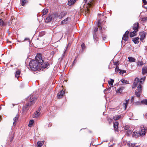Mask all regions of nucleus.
I'll use <instances>...</instances> for the list:
<instances>
[{
    "instance_id": "obj_1",
    "label": "nucleus",
    "mask_w": 147,
    "mask_h": 147,
    "mask_svg": "<svg viewBox=\"0 0 147 147\" xmlns=\"http://www.w3.org/2000/svg\"><path fill=\"white\" fill-rule=\"evenodd\" d=\"M35 60H32L29 62V66L31 69L33 71H36L39 69L38 62L42 61L41 55L37 54L35 58Z\"/></svg>"
},
{
    "instance_id": "obj_2",
    "label": "nucleus",
    "mask_w": 147,
    "mask_h": 147,
    "mask_svg": "<svg viewBox=\"0 0 147 147\" xmlns=\"http://www.w3.org/2000/svg\"><path fill=\"white\" fill-rule=\"evenodd\" d=\"M139 79L136 78L135 79L133 85L132 86V88H134L137 85H138L137 89L135 91V94L138 97H139L142 92V86L140 84L139 82Z\"/></svg>"
},
{
    "instance_id": "obj_3",
    "label": "nucleus",
    "mask_w": 147,
    "mask_h": 147,
    "mask_svg": "<svg viewBox=\"0 0 147 147\" xmlns=\"http://www.w3.org/2000/svg\"><path fill=\"white\" fill-rule=\"evenodd\" d=\"M38 65H39L38 69H40V67L45 68L47 67L48 65L49 64L47 62L44 63L43 61L42 60V61L41 62H38Z\"/></svg>"
},
{
    "instance_id": "obj_4",
    "label": "nucleus",
    "mask_w": 147,
    "mask_h": 147,
    "mask_svg": "<svg viewBox=\"0 0 147 147\" xmlns=\"http://www.w3.org/2000/svg\"><path fill=\"white\" fill-rule=\"evenodd\" d=\"M146 130V127H144L143 126H142L140 128V129L139 132V136H144V135Z\"/></svg>"
},
{
    "instance_id": "obj_5",
    "label": "nucleus",
    "mask_w": 147,
    "mask_h": 147,
    "mask_svg": "<svg viewBox=\"0 0 147 147\" xmlns=\"http://www.w3.org/2000/svg\"><path fill=\"white\" fill-rule=\"evenodd\" d=\"M30 102H29L28 103H27L26 106V108H28L29 106H31L32 105L33 103L34 102V101L36 100V98H34L33 97V96H32L30 97Z\"/></svg>"
},
{
    "instance_id": "obj_6",
    "label": "nucleus",
    "mask_w": 147,
    "mask_h": 147,
    "mask_svg": "<svg viewBox=\"0 0 147 147\" xmlns=\"http://www.w3.org/2000/svg\"><path fill=\"white\" fill-rule=\"evenodd\" d=\"M65 93L63 89L61 90L57 94V98H62Z\"/></svg>"
},
{
    "instance_id": "obj_7",
    "label": "nucleus",
    "mask_w": 147,
    "mask_h": 147,
    "mask_svg": "<svg viewBox=\"0 0 147 147\" xmlns=\"http://www.w3.org/2000/svg\"><path fill=\"white\" fill-rule=\"evenodd\" d=\"M94 0H90V1H89L88 3V5L87 6L86 8L85 9L86 12L87 13L90 11V9L89 7H91L92 5L91 2L92 1Z\"/></svg>"
},
{
    "instance_id": "obj_8",
    "label": "nucleus",
    "mask_w": 147,
    "mask_h": 147,
    "mask_svg": "<svg viewBox=\"0 0 147 147\" xmlns=\"http://www.w3.org/2000/svg\"><path fill=\"white\" fill-rule=\"evenodd\" d=\"M139 26V24L138 23L134 24L133 26V28L134 30L138 32V28Z\"/></svg>"
},
{
    "instance_id": "obj_9",
    "label": "nucleus",
    "mask_w": 147,
    "mask_h": 147,
    "mask_svg": "<svg viewBox=\"0 0 147 147\" xmlns=\"http://www.w3.org/2000/svg\"><path fill=\"white\" fill-rule=\"evenodd\" d=\"M140 35V39L141 40H143L146 37V33L144 32H142L141 33Z\"/></svg>"
},
{
    "instance_id": "obj_10",
    "label": "nucleus",
    "mask_w": 147,
    "mask_h": 147,
    "mask_svg": "<svg viewBox=\"0 0 147 147\" xmlns=\"http://www.w3.org/2000/svg\"><path fill=\"white\" fill-rule=\"evenodd\" d=\"M66 14V12L65 11H63L61 12L58 16L60 18H62Z\"/></svg>"
},
{
    "instance_id": "obj_11",
    "label": "nucleus",
    "mask_w": 147,
    "mask_h": 147,
    "mask_svg": "<svg viewBox=\"0 0 147 147\" xmlns=\"http://www.w3.org/2000/svg\"><path fill=\"white\" fill-rule=\"evenodd\" d=\"M70 19V18H67L61 22V24H67Z\"/></svg>"
},
{
    "instance_id": "obj_12",
    "label": "nucleus",
    "mask_w": 147,
    "mask_h": 147,
    "mask_svg": "<svg viewBox=\"0 0 147 147\" xmlns=\"http://www.w3.org/2000/svg\"><path fill=\"white\" fill-rule=\"evenodd\" d=\"M118 125L119 123L117 122L116 121L114 123L113 126L114 128V130L115 131H118Z\"/></svg>"
},
{
    "instance_id": "obj_13",
    "label": "nucleus",
    "mask_w": 147,
    "mask_h": 147,
    "mask_svg": "<svg viewBox=\"0 0 147 147\" xmlns=\"http://www.w3.org/2000/svg\"><path fill=\"white\" fill-rule=\"evenodd\" d=\"M124 89V88L123 87H121L120 88H119L118 89H117L116 91V92L118 93L119 94H121V93L122 92L123 90Z\"/></svg>"
},
{
    "instance_id": "obj_14",
    "label": "nucleus",
    "mask_w": 147,
    "mask_h": 147,
    "mask_svg": "<svg viewBox=\"0 0 147 147\" xmlns=\"http://www.w3.org/2000/svg\"><path fill=\"white\" fill-rule=\"evenodd\" d=\"M19 116L18 115H17L13 119L14 122L13 123V125L15 126L16 125V121L18 120Z\"/></svg>"
},
{
    "instance_id": "obj_15",
    "label": "nucleus",
    "mask_w": 147,
    "mask_h": 147,
    "mask_svg": "<svg viewBox=\"0 0 147 147\" xmlns=\"http://www.w3.org/2000/svg\"><path fill=\"white\" fill-rule=\"evenodd\" d=\"M147 73V67H144L142 69V73L143 75Z\"/></svg>"
},
{
    "instance_id": "obj_16",
    "label": "nucleus",
    "mask_w": 147,
    "mask_h": 147,
    "mask_svg": "<svg viewBox=\"0 0 147 147\" xmlns=\"http://www.w3.org/2000/svg\"><path fill=\"white\" fill-rule=\"evenodd\" d=\"M40 114V113H39V111H37L33 115V118H37L39 116Z\"/></svg>"
},
{
    "instance_id": "obj_17",
    "label": "nucleus",
    "mask_w": 147,
    "mask_h": 147,
    "mask_svg": "<svg viewBox=\"0 0 147 147\" xmlns=\"http://www.w3.org/2000/svg\"><path fill=\"white\" fill-rule=\"evenodd\" d=\"M101 20L99 19L98 24H97V26L98 27H99V30H101L102 29V28L100 27V26H101Z\"/></svg>"
},
{
    "instance_id": "obj_18",
    "label": "nucleus",
    "mask_w": 147,
    "mask_h": 147,
    "mask_svg": "<svg viewBox=\"0 0 147 147\" xmlns=\"http://www.w3.org/2000/svg\"><path fill=\"white\" fill-rule=\"evenodd\" d=\"M129 101V99H128L127 100H126L125 102L123 103V106L125 108V109H126L127 108V105L128 104Z\"/></svg>"
},
{
    "instance_id": "obj_19",
    "label": "nucleus",
    "mask_w": 147,
    "mask_h": 147,
    "mask_svg": "<svg viewBox=\"0 0 147 147\" xmlns=\"http://www.w3.org/2000/svg\"><path fill=\"white\" fill-rule=\"evenodd\" d=\"M137 32L134 30L132 32H131L130 33V36L131 37H133L134 36L136 35Z\"/></svg>"
},
{
    "instance_id": "obj_20",
    "label": "nucleus",
    "mask_w": 147,
    "mask_h": 147,
    "mask_svg": "<svg viewBox=\"0 0 147 147\" xmlns=\"http://www.w3.org/2000/svg\"><path fill=\"white\" fill-rule=\"evenodd\" d=\"M128 58L129 60V61L130 62H133L135 61L136 59L132 57H128Z\"/></svg>"
},
{
    "instance_id": "obj_21",
    "label": "nucleus",
    "mask_w": 147,
    "mask_h": 147,
    "mask_svg": "<svg viewBox=\"0 0 147 147\" xmlns=\"http://www.w3.org/2000/svg\"><path fill=\"white\" fill-rule=\"evenodd\" d=\"M76 0H69L68 4L69 5H71L73 4Z\"/></svg>"
},
{
    "instance_id": "obj_22",
    "label": "nucleus",
    "mask_w": 147,
    "mask_h": 147,
    "mask_svg": "<svg viewBox=\"0 0 147 147\" xmlns=\"http://www.w3.org/2000/svg\"><path fill=\"white\" fill-rule=\"evenodd\" d=\"M52 16H49L46 18L45 22L47 23H48L51 21L52 20Z\"/></svg>"
},
{
    "instance_id": "obj_23",
    "label": "nucleus",
    "mask_w": 147,
    "mask_h": 147,
    "mask_svg": "<svg viewBox=\"0 0 147 147\" xmlns=\"http://www.w3.org/2000/svg\"><path fill=\"white\" fill-rule=\"evenodd\" d=\"M48 12V9H44L42 11V13L43 14L42 15V17L43 16L45 15H46L47 13Z\"/></svg>"
},
{
    "instance_id": "obj_24",
    "label": "nucleus",
    "mask_w": 147,
    "mask_h": 147,
    "mask_svg": "<svg viewBox=\"0 0 147 147\" xmlns=\"http://www.w3.org/2000/svg\"><path fill=\"white\" fill-rule=\"evenodd\" d=\"M20 71L18 70H17L16 72V73L15 74V77L17 78L19 77V76L20 75Z\"/></svg>"
},
{
    "instance_id": "obj_25",
    "label": "nucleus",
    "mask_w": 147,
    "mask_h": 147,
    "mask_svg": "<svg viewBox=\"0 0 147 147\" xmlns=\"http://www.w3.org/2000/svg\"><path fill=\"white\" fill-rule=\"evenodd\" d=\"M44 141H39L38 142L37 144L39 147H41L44 144Z\"/></svg>"
},
{
    "instance_id": "obj_26",
    "label": "nucleus",
    "mask_w": 147,
    "mask_h": 147,
    "mask_svg": "<svg viewBox=\"0 0 147 147\" xmlns=\"http://www.w3.org/2000/svg\"><path fill=\"white\" fill-rule=\"evenodd\" d=\"M139 38L138 37H136V38H134L133 40V41L135 43H138L139 42Z\"/></svg>"
},
{
    "instance_id": "obj_27",
    "label": "nucleus",
    "mask_w": 147,
    "mask_h": 147,
    "mask_svg": "<svg viewBox=\"0 0 147 147\" xmlns=\"http://www.w3.org/2000/svg\"><path fill=\"white\" fill-rule=\"evenodd\" d=\"M139 133H138L137 132H134L133 133L132 136L136 138L139 136Z\"/></svg>"
},
{
    "instance_id": "obj_28",
    "label": "nucleus",
    "mask_w": 147,
    "mask_h": 147,
    "mask_svg": "<svg viewBox=\"0 0 147 147\" xmlns=\"http://www.w3.org/2000/svg\"><path fill=\"white\" fill-rule=\"evenodd\" d=\"M127 145L129 147H133L135 146V144L131 143L130 142H128L127 143Z\"/></svg>"
},
{
    "instance_id": "obj_29",
    "label": "nucleus",
    "mask_w": 147,
    "mask_h": 147,
    "mask_svg": "<svg viewBox=\"0 0 147 147\" xmlns=\"http://www.w3.org/2000/svg\"><path fill=\"white\" fill-rule=\"evenodd\" d=\"M121 81L123 84H129L128 81L127 80L124 79H122L121 80Z\"/></svg>"
},
{
    "instance_id": "obj_30",
    "label": "nucleus",
    "mask_w": 147,
    "mask_h": 147,
    "mask_svg": "<svg viewBox=\"0 0 147 147\" xmlns=\"http://www.w3.org/2000/svg\"><path fill=\"white\" fill-rule=\"evenodd\" d=\"M121 117V115H118L117 116H115L113 117V119L115 120H117L119 119Z\"/></svg>"
},
{
    "instance_id": "obj_31",
    "label": "nucleus",
    "mask_w": 147,
    "mask_h": 147,
    "mask_svg": "<svg viewBox=\"0 0 147 147\" xmlns=\"http://www.w3.org/2000/svg\"><path fill=\"white\" fill-rule=\"evenodd\" d=\"M111 80L110 81H108V83L110 86H112L113 85V83L114 82V80L113 79H110Z\"/></svg>"
},
{
    "instance_id": "obj_32",
    "label": "nucleus",
    "mask_w": 147,
    "mask_h": 147,
    "mask_svg": "<svg viewBox=\"0 0 147 147\" xmlns=\"http://www.w3.org/2000/svg\"><path fill=\"white\" fill-rule=\"evenodd\" d=\"M128 38V36L127 35L125 36L123 35L122 38V40L125 41H126L127 40Z\"/></svg>"
},
{
    "instance_id": "obj_33",
    "label": "nucleus",
    "mask_w": 147,
    "mask_h": 147,
    "mask_svg": "<svg viewBox=\"0 0 147 147\" xmlns=\"http://www.w3.org/2000/svg\"><path fill=\"white\" fill-rule=\"evenodd\" d=\"M5 25V23L1 19H0V25L1 26H4Z\"/></svg>"
},
{
    "instance_id": "obj_34",
    "label": "nucleus",
    "mask_w": 147,
    "mask_h": 147,
    "mask_svg": "<svg viewBox=\"0 0 147 147\" xmlns=\"http://www.w3.org/2000/svg\"><path fill=\"white\" fill-rule=\"evenodd\" d=\"M34 122V121L33 120H30V121L29 124H28V126L29 127H31L32 125L33 124V123Z\"/></svg>"
},
{
    "instance_id": "obj_35",
    "label": "nucleus",
    "mask_w": 147,
    "mask_h": 147,
    "mask_svg": "<svg viewBox=\"0 0 147 147\" xmlns=\"http://www.w3.org/2000/svg\"><path fill=\"white\" fill-rule=\"evenodd\" d=\"M21 5L22 6H24L26 3L27 1L25 0H21Z\"/></svg>"
},
{
    "instance_id": "obj_36",
    "label": "nucleus",
    "mask_w": 147,
    "mask_h": 147,
    "mask_svg": "<svg viewBox=\"0 0 147 147\" xmlns=\"http://www.w3.org/2000/svg\"><path fill=\"white\" fill-rule=\"evenodd\" d=\"M141 103L142 104L147 105V100L146 99L144 100L141 101Z\"/></svg>"
},
{
    "instance_id": "obj_37",
    "label": "nucleus",
    "mask_w": 147,
    "mask_h": 147,
    "mask_svg": "<svg viewBox=\"0 0 147 147\" xmlns=\"http://www.w3.org/2000/svg\"><path fill=\"white\" fill-rule=\"evenodd\" d=\"M67 48H66V50L65 51H64L61 57L60 58H59V59L61 61L62 59L63 58L64 56L65 55V51H66V50H67Z\"/></svg>"
},
{
    "instance_id": "obj_38",
    "label": "nucleus",
    "mask_w": 147,
    "mask_h": 147,
    "mask_svg": "<svg viewBox=\"0 0 147 147\" xmlns=\"http://www.w3.org/2000/svg\"><path fill=\"white\" fill-rule=\"evenodd\" d=\"M137 65L138 66H142L143 64L142 61H138L137 63Z\"/></svg>"
},
{
    "instance_id": "obj_39",
    "label": "nucleus",
    "mask_w": 147,
    "mask_h": 147,
    "mask_svg": "<svg viewBox=\"0 0 147 147\" xmlns=\"http://www.w3.org/2000/svg\"><path fill=\"white\" fill-rule=\"evenodd\" d=\"M145 79V77H144L141 78L140 80V83H142V82L144 81Z\"/></svg>"
},
{
    "instance_id": "obj_40",
    "label": "nucleus",
    "mask_w": 147,
    "mask_h": 147,
    "mask_svg": "<svg viewBox=\"0 0 147 147\" xmlns=\"http://www.w3.org/2000/svg\"><path fill=\"white\" fill-rule=\"evenodd\" d=\"M132 131L130 130H127L126 133L128 135H130L132 133Z\"/></svg>"
},
{
    "instance_id": "obj_41",
    "label": "nucleus",
    "mask_w": 147,
    "mask_h": 147,
    "mask_svg": "<svg viewBox=\"0 0 147 147\" xmlns=\"http://www.w3.org/2000/svg\"><path fill=\"white\" fill-rule=\"evenodd\" d=\"M11 134H12V136L11 137V139L10 140V142H11L13 140V137H14V136L13 132H12Z\"/></svg>"
},
{
    "instance_id": "obj_42",
    "label": "nucleus",
    "mask_w": 147,
    "mask_h": 147,
    "mask_svg": "<svg viewBox=\"0 0 147 147\" xmlns=\"http://www.w3.org/2000/svg\"><path fill=\"white\" fill-rule=\"evenodd\" d=\"M81 47L83 50H84L85 48V45L84 43H82L81 45Z\"/></svg>"
},
{
    "instance_id": "obj_43",
    "label": "nucleus",
    "mask_w": 147,
    "mask_h": 147,
    "mask_svg": "<svg viewBox=\"0 0 147 147\" xmlns=\"http://www.w3.org/2000/svg\"><path fill=\"white\" fill-rule=\"evenodd\" d=\"M129 127L128 125H126L125 126L124 129L125 130H128L129 128Z\"/></svg>"
},
{
    "instance_id": "obj_44",
    "label": "nucleus",
    "mask_w": 147,
    "mask_h": 147,
    "mask_svg": "<svg viewBox=\"0 0 147 147\" xmlns=\"http://www.w3.org/2000/svg\"><path fill=\"white\" fill-rule=\"evenodd\" d=\"M129 33V31H127L125 32V34H124V35H125V36H126V35L128 36Z\"/></svg>"
},
{
    "instance_id": "obj_45",
    "label": "nucleus",
    "mask_w": 147,
    "mask_h": 147,
    "mask_svg": "<svg viewBox=\"0 0 147 147\" xmlns=\"http://www.w3.org/2000/svg\"><path fill=\"white\" fill-rule=\"evenodd\" d=\"M119 70V68L118 67H116L115 68V71L116 72H118Z\"/></svg>"
},
{
    "instance_id": "obj_46",
    "label": "nucleus",
    "mask_w": 147,
    "mask_h": 147,
    "mask_svg": "<svg viewBox=\"0 0 147 147\" xmlns=\"http://www.w3.org/2000/svg\"><path fill=\"white\" fill-rule=\"evenodd\" d=\"M98 30V28L97 27H96L94 29V32H96Z\"/></svg>"
},
{
    "instance_id": "obj_47",
    "label": "nucleus",
    "mask_w": 147,
    "mask_h": 147,
    "mask_svg": "<svg viewBox=\"0 0 147 147\" xmlns=\"http://www.w3.org/2000/svg\"><path fill=\"white\" fill-rule=\"evenodd\" d=\"M108 121L109 122V123H110L112 122V119H108Z\"/></svg>"
},
{
    "instance_id": "obj_48",
    "label": "nucleus",
    "mask_w": 147,
    "mask_h": 147,
    "mask_svg": "<svg viewBox=\"0 0 147 147\" xmlns=\"http://www.w3.org/2000/svg\"><path fill=\"white\" fill-rule=\"evenodd\" d=\"M144 6L145 8L147 9V4H144Z\"/></svg>"
},
{
    "instance_id": "obj_49",
    "label": "nucleus",
    "mask_w": 147,
    "mask_h": 147,
    "mask_svg": "<svg viewBox=\"0 0 147 147\" xmlns=\"http://www.w3.org/2000/svg\"><path fill=\"white\" fill-rule=\"evenodd\" d=\"M142 1L144 4H147V1H146V0H145L144 1V0Z\"/></svg>"
},
{
    "instance_id": "obj_50",
    "label": "nucleus",
    "mask_w": 147,
    "mask_h": 147,
    "mask_svg": "<svg viewBox=\"0 0 147 147\" xmlns=\"http://www.w3.org/2000/svg\"><path fill=\"white\" fill-rule=\"evenodd\" d=\"M28 40H30L29 39V38H26L24 39V41H25Z\"/></svg>"
},
{
    "instance_id": "obj_51",
    "label": "nucleus",
    "mask_w": 147,
    "mask_h": 147,
    "mask_svg": "<svg viewBox=\"0 0 147 147\" xmlns=\"http://www.w3.org/2000/svg\"><path fill=\"white\" fill-rule=\"evenodd\" d=\"M41 109V107H39L38 109V111H39V112H40V110Z\"/></svg>"
},
{
    "instance_id": "obj_52",
    "label": "nucleus",
    "mask_w": 147,
    "mask_h": 147,
    "mask_svg": "<svg viewBox=\"0 0 147 147\" xmlns=\"http://www.w3.org/2000/svg\"><path fill=\"white\" fill-rule=\"evenodd\" d=\"M118 62H115L114 63V64L115 65H117L118 64Z\"/></svg>"
},
{
    "instance_id": "obj_53",
    "label": "nucleus",
    "mask_w": 147,
    "mask_h": 147,
    "mask_svg": "<svg viewBox=\"0 0 147 147\" xmlns=\"http://www.w3.org/2000/svg\"><path fill=\"white\" fill-rule=\"evenodd\" d=\"M144 117L146 119H147V113L145 114Z\"/></svg>"
},
{
    "instance_id": "obj_54",
    "label": "nucleus",
    "mask_w": 147,
    "mask_h": 147,
    "mask_svg": "<svg viewBox=\"0 0 147 147\" xmlns=\"http://www.w3.org/2000/svg\"><path fill=\"white\" fill-rule=\"evenodd\" d=\"M93 36H94V39H95V40H96V41H97V38H96V36H94V35H93Z\"/></svg>"
},
{
    "instance_id": "obj_55",
    "label": "nucleus",
    "mask_w": 147,
    "mask_h": 147,
    "mask_svg": "<svg viewBox=\"0 0 147 147\" xmlns=\"http://www.w3.org/2000/svg\"><path fill=\"white\" fill-rule=\"evenodd\" d=\"M101 16L100 14H98V18L100 17Z\"/></svg>"
},
{
    "instance_id": "obj_56",
    "label": "nucleus",
    "mask_w": 147,
    "mask_h": 147,
    "mask_svg": "<svg viewBox=\"0 0 147 147\" xmlns=\"http://www.w3.org/2000/svg\"><path fill=\"white\" fill-rule=\"evenodd\" d=\"M54 53H55L54 51H52L51 53V54L52 55H54Z\"/></svg>"
},
{
    "instance_id": "obj_57",
    "label": "nucleus",
    "mask_w": 147,
    "mask_h": 147,
    "mask_svg": "<svg viewBox=\"0 0 147 147\" xmlns=\"http://www.w3.org/2000/svg\"><path fill=\"white\" fill-rule=\"evenodd\" d=\"M106 38L105 37H103V40H105V39Z\"/></svg>"
},
{
    "instance_id": "obj_58",
    "label": "nucleus",
    "mask_w": 147,
    "mask_h": 147,
    "mask_svg": "<svg viewBox=\"0 0 147 147\" xmlns=\"http://www.w3.org/2000/svg\"><path fill=\"white\" fill-rule=\"evenodd\" d=\"M85 2L86 3V2H87V0H84Z\"/></svg>"
},
{
    "instance_id": "obj_59",
    "label": "nucleus",
    "mask_w": 147,
    "mask_h": 147,
    "mask_svg": "<svg viewBox=\"0 0 147 147\" xmlns=\"http://www.w3.org/2000/svg\"><path fill=\"white\" fill-rule=\"evenodd\" d=\"M50 125V126H51V123H49V126Z\"/></svg>"
},
{
    "instance_id": "obj_60",
    "label": "nucleus",
    "mask_w": 147,
    "mask_h": 147,
    "mask_svg": "<svg viewBox=\"0 0 147 147\" xmlns=\"http://www.w3.org/2000/svg\"><path fill=\"white\" fill-rule=\"evenodd\" d=\"M135 147H140V146H136Z\"/></svg>"
},
{
    "instance_id": "obj_61",
    "label": "nucleus",
    "mask_w": 147,
    "mask_h": 147,
    "mask_svg": "<svg viewBox=\"0 0 147 147\" xmlns=\"http://www.w3.org/2000/svg\"><path fill=\"white\" fill-rule=\"evenodd\" d=\"M144 1V0H142V1ZM144 1H145V0H144Z\"/></svg>"
},
{
    "instance_id": "obj_62",
    "label": "nucleus",
    "mask_w": 147,
    "mask_h": 147,
    "mask_svg": "<svg viewBox=\"0 0 147 147\" xmlns=\"http://www.w3.org/2000/svg\"><path fill=\"white\" fill-rule=\"evenodd\" d=\"M146 50H147V48H146Z\"/></svg>"
}]
</instances>
